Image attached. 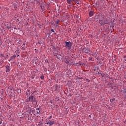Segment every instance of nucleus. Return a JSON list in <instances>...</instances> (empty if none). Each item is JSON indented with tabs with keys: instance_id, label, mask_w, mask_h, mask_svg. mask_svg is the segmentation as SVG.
<instances>
[{
	"instance_id": "nucleus-1",
	"label": "nucleus",
	"mask_w": 126,
	"mask_h": 126,
	"mask_svg": "<svg viewBox=\"0 0 126 126\" xmlns=\"http://www.w3.org/2000/svg\"><path fill=\"white\" fill-rule=\"evenodd\" d=\"M99 23L102 26L103 25H105V24H108L109 22H108V20H107V19L103 18L102 20H99Z\"/></svg>"
},
{
	"instance_id": "nucleus-2",
	"label": "nucleus",
	"mask_w": 126,
	"mask_h": 126,
	"mask_svg": "<svg viewBox=\"0 0 126 126\" xmlns=\"http://www.w3.org/2000/svg\"><path fill=\"white\" fill-rule=\"evenodd\" d=\"M55 124V121L53 120H46L45 125H49V126H53Z\"/></svg>"
},
{
	"instance_id": "nucleus-3",
	"label": "nucleus",
	"mask_w": 126,
	"mask_h": 126,
	"mask_svg": "<svg viewBox=\"0 0 126 126\" xmlns=\"http://www.w3.org/2000/svg\"><path fill=\"white\" fill-rule=\"evenodd\" d=\"M65 47H67L68 48V50H70L71 49V46H72V44H71V42H65Z\"/></svg>"
},
{
	"instance_id": "nucleus-4",
	"label": "nucleus",
	"mask_w": 126,
	"mask_h": 126,
	"mask_svg": "<svg viewBox=\"0 0 126 126\" xmlns=\"http://www.w3.org/2000/svg\"><path fill=\"white\" fill-rule=\"evenodd\" d=\"M83 52L86 54H89V52H90V49L85 48L83 49Z\"/></svg>"
},
{
	"instance_id": "nucleus-5",
	"label": "nucleus",
	"mask_w": 126,
	"mask_h": 126,
	"mask_svg": "<svg viewBox=\"0 0 126 126\" xmlns=\"http://www.w3.org/2000/svg\"><path fill=\"white\" fill-rule=\"evenodd\" d=\"M29 101L31 100V102L32 103H34V101L35 100V98H34V96L33 95H31L29 99Z\"/></svg>"
},
{
	"instance_id": "nucleus-6",
	"label": "nucleus",
	"mask_w": 126,
	"mask_h": 126,
	"mask_svg": "<svg viewBox=\"0 0 126 126\" xmlns=\"http://www.w3.org/2000/svg\"><path fill=\"white\" fill-rule=\"evenodd\" d=\"M16 58V55H14L10 57V60L9 61V62H10V61H13L14 59Z\"/></svg>"
},
{
	"instance_id": "nucleus-7",
	"label": "nucleus",
	"mask_w": 126,
	"mask_h": 126,
	"mask_svg": "<svg viewBox=\"0 0 126 126\" xmlns=\"http://www.w3.org/2000/svg\"><path fill=\"white\" fill-rule=\"evenodd\" d=\"M93 15H94V11H91L89 12V16H91V17H92V16H93Z\"/></svg>"
},
{
	"instance_id": "nucleus-8",
	"label": "nucleus",
	"mask_w": 126,
	"mask_h": 126,
	"mask_svg": "<svg viewBox=\"0 0 126 126\" xmlns=\"http://www.w3.org/2000/svg\"><path fill=\"white\" fill-rule=\"evenodd\" d=\"M6 72H9V71H10V69H9V66H6Z\"/></svg>"
},
{
	"instance_id": "nucleus-9",
	"label": "nucleus",
	"mask_w": 126,
	"mask_h": 126,
	"mask_svg": "<svg viewBox=\"0 0 126 126\" xmlns=\"http://www.w3.org/2000/svg\"><path fill=\"white\" fill-rule=\"evenodd\" d=\"M39 110H40L39 108H37L36 109V111H36L37 114H40V113H41V111H39Z\"/></svg>"
},
{
	"instance_id": "nucleus-10",
	"label": "nucleus",
	"mask_w": 126,
	"mask_h": 126,
	"mask_svg": "<svg viewBox=\"0 0 126 126\" xmlns=\"http://www.w3.org/2000/svg\"><path fill=\"white\" fill-rule=\"evenodd\" d=\"M64 61L65 63H69V61L67 60L66 59H65Z\"/></svg>"
},
{
	"instance_id": "nucleus-11",
	"label": "nucleus",
	"mask_w": 126,
	"mask_h": 126,
	"mask_svg": "<svg viewBox=\"0 0 126 126\" xmlns=\"http://www.w3.org/2000/svg\"><path fill=\"white\" fill-rule=\"evenodd\" d=\"M71 0H67V3H69V4H71Z\"/></svg>"
},
{
	"instance_id": "nucleus-12",
	"label": "nucleus",
	"mask_w": 126,
	"mask_h": 126,
	"mask_svg": "<svg viewBox=\"0 0 126 126\" xmlns=\"http://www.w3.org/2000/svg\"><path fill=\"white\" fill-rule=\"evenodd\" d=\"M114 101H115V98H112L110 99V102H111V103H113Z\"/></svg>"
},
{
	"instance_id": "nucleus-13",
	"label": "nucleus",
	"mask_w": 126,
	"mask_h": 126,
	"mask_svg": "<svg viewBox=\"0 0 126 126\" xmlns=\"http://www.w3.org/2000/svg\"><path fill=\"white\" fill-rule=\"evenodd\" d=\"M55 23H56V24H59V23H60V20H58L57 21H55Z\"/></svg>"
},
{
	"instance_id": "nucleus-14",
	"label": "nucleus",
	"mask_w": 126,
	"mask_h": 126,
	"mask_svg": "<svg viewBox=\"0 0 126 126\" xmlns=\"http://www.w3.org/2000/svg\"><path fill=\"white\" fill-rule=\"evenodd\" d=\"M89 61H93V58H92V57H90V58H89Z\"/></svg>"
},
{
	"instance_id": "nucleus-15",
	"label": "nucleus",
	"mask_w": 126,
	"mask_h": 126,
	"mask_svg": "<svg viewBox=\"0 0 126 126\" xmlns=\"http://www.w3.org/2000/svg\"><path fill=\"white\" fill-rule=\"evenodd\" d=\"M40 78H41V79H42V80H43V79H44V76H41V77H40Z\"/></svg>"
},
{
	"instance_id": "nucleus-16",
	"label": "nucleus",
	"mask_w": 126,
	"mask_h": 126,
	"mask_svg": "<svg viewBox=\"0 0 126 126\" xmlns=\"http://www.w3.org/2000/svg\"><path fill=\"white\" fill-rule=\"evenodd\" d=\"M52 115L50 116L48 118V119H47V120H51V118H52Z\"/></svg>"
},
{
	"instance_id": "nucleus-17",
	"label": "nucleus",
	"mask_w": 126,
	"mask_h": 126,
	"mask_svg": "<svg viewBox=\"0 0 126 126\" xmlns=\"http://www.w3.org/2000/svg\"><path fill=\"white\" fill-rule=\"evenodd\" d=\"M76 3L79 4V1L77 0H76Z\"/></svg>"
},
{
	"instance_id": "nucleus-18",
	"label": "nucleus",
	"mask_w": 126,
	"mask_h": 126,
	"mask_svg": "<svg viewBox=\"0 0 126 126\" xmlns=\"http://www.w3.org/2000/svg\"><path fill=\"white\" fill-rule=\"evenodd\" d=\"M124 60L126 62V55L124 56Z\"/></svg>"
},
{
	"instance_id": "nucleus-19",
	"label": "nucleus",
	"mask_w": 126,
	"mask_h": 126,
	"mask_svg": "<svg viewBox=\"0 0 126 126\" xmlns=\"http://www.w3.org/2000/svg\"><path fill=\"white\" fill-rule=\"evenodd\" d=\"M51 31H52V32H55V31H54V30H53V29H51Z\"/></svg>"
},
{
	"instance_id": "nucleus-20",
	"label": "nucleus",
	"mask_w": 126,
	"mask_h": 126,
	"mask_svg": "<svg viewBox=\"0 0 126 126\" xmlns=\"http://www.w3.org/2000/svg\"><path fill=\"white\" fill-rule=\"evenodd\" d=\"M71 0V1H76V0Z\"/></svg>"
},
{
	"instance_id": "nucleus-21",
	"label": "nucleus",
	"mask_w": 126,
	"mask_h": 126,
	"mask_svg": "<svg viewBox=\"0 0 126 126\" xmlns=\"http://www.w3.org/2000/svg\"><path fill=\"white\" fill-rule=\"evenodd\" d=\"M106 77H109V75L106 74Z\"/></svg>"
},
{
	"instance_id": "nucleus-22",
	"label": "nucleus",
	"mask_w": 126,
	"mask_h": 126,
	"mask_svg": "<svg viewBox=\"0 0 126 126\" xmlns=\"http://www.w3.org/2000/svg\"><path fill=\"white\" fill-rule=\"evenodd\" d=\"M10 90H12V87H10Z\"/></svg>"
},
{
	"instance_id": "nucleus-23",
	"label": "nucleus",
	"mask_w": 126,
	"mask_h": 126,
	"mask_svg": "<svg viewBox=\"0 0 126 126\" xmlns=\"http://www.w3.org/2000/svg\"><path fill=\"white\" fill-rule=\"evenodd\" d=\"M26 44V43H24L23 44V45H24V46H25Z\"/></svg>"
},
{
	"instance_id": "nucleus-24",
	"label": "nucleus",
	"mask_w": 126,
	"mask_h": 126,
	"mask_svg": "<svg viewBox=\"0 0 126 126\" xmlns=\"http://www.w3.org/2000/svg\"><path fill=\"white\" fill-rule=\"evenodd\" d=\"M1 124H2V123L0 121V125H1Z\"/></svg>"
},
{
	"instance_id": "nucleus-25",
	"label": "nucleus",
	"mask_w": 126,
	"mask_h": 126,
	"mask_svg": "<svg viewBox=\"0 0 126 126\" xmlns=\"http://www.w3.org/2000/svg\"><path fill=\"white\" fill-rule=\"evenodd\" d=\"M89 117H90V118H91V115H89Z\"/></svg>"
},
{
	"instance_id": "nucleus-26",
	"label": "nucleus",
	"mask_w": 126,
	"mask_h": 126,
	"mask_svg": "<svg viewBox=\"0 0 126 126\" xmlns=\"http://www.w3.org/2000/svg\"><path fill=\"white\" fill-rule=\"evenodd\" d=\"M87 80H88V82H89V80H88V79H87Z\"/></svg>"
},
{
	"instance_id": "nucleus-27",
	"label": "nucleus",
	"mask_w": 126,
	"mask_h": 126,
	"mask_svg": "<svg viewBox=\"0 0 126 126\" xmlns=\"http://www.w3.org/2000/svg\"><path fill=\"white\" fill-rule=\"evenodd\" d=\"M17 57H19V55H18Z\"/></svg>"
}]
</instances>
